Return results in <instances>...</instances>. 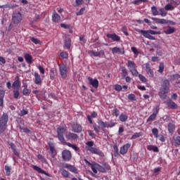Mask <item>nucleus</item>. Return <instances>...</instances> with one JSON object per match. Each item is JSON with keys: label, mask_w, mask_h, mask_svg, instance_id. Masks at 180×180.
Segmentation results:
<instances>
[{"label": "nucleus", "mask_w": 180, "mask_h": 180, "mask_svg": "<svg viewBox=\"0 0 180 180\" xmlns=\"http://www.w3.org/2000/svg\"><path fill=\"white\" fill-rule=\"evenodd\" d=\"M167 2H171L173 6H176V5H179V0H167Z\"/></svg>", "instance_id": "obj_37"}, {"label": "nucleus", "mask_w": 180, "mask_h": 180, "mask_svg": "<svg viewBox=\"0 0 180 180\" xmlns=\"http://www.w3.org/2000/svg\"><path fill=\"white\" fill-rule=\"evenodd\" d=\"M66 145H68V147H70V148H72V150H75V151H78V150H79V148L75 144L66 143Z\"/></svg>", "instance_id": "obj_32"}, {"label": "nucleus", "mask_w": 180, "mask_h": 180, "mask_svg": "<svg viewBox=\"0 0 180 180\" xmlns=\"http://www.w3.org/2000/svg\"><path fill=\"white\" fill-rule=\"evenodd\" d=\"M131 50L134 53V54H135L136 56H139V51H137L136 47L133 46L131 48Z\"/></svg>", "instance_id": "obj_51"}, {"label": "nucleus", "mask_w": 180, "mask_h": 180, "mask_svg": "<svg viewBox=\"0 0 180 180\" xmlns=\"http://www.w3.org/2000/svg\"><path fill=\"white\" fill-rule=\"evenodd\" d=\"M60 172L63 176H65V178H68V176H70V174L68 173V172H67L64 169H60Z\"/></svg>", "instance_id": "obj_31"}, {"label": "nucleus", "mask_w": 180, "mask_h": 180, "mask_svg": "<svg viewBox=\"0 0 180 180\" xmlns=\"http://www.w3.org/2000/svg\"><path fill=\"white\" fill-rule=\"evenodd\" d=\"M165 11H174L175 9V6H173L171 2H169L165 6Z\"/></svg>", "instance_id": "obj_27"}, {"label": "nucleus", "mask_w": 180, "mask_h": 180, "mask_svg": "<svg viewBox=\"0 0 180 180\" xmlns=\"http://www.w3.org/2000/svg\"><path fill=\"white\" fill-rule=\"evenodd\" d=\"M52 20L55 23H58L61 20V17L57 13L56 11H53L52 15Z\"/></svg>", "instance_id": "obj_16"}, {"label": "nucleus", "mask_w": 180, "mask_h": 180, "mask_svg": "<svg viewBox=\"0 0 180 180\" xmlns=\"http://www.w3.org/2000/svg\"><path fill=\"white\" fill-rule=\"evenodd\" d=\"M59 71L62 78H63V79H65V78H67V66L64 64L60 65Z\"/></svg>", "instance_id": "obj_10"}, {"label": "nucleus", "mask_w": 180, "mask_h": 180, "mask_svg": "<svg viewBox=\"0 0 180 180\" xmlns=\"http://www.w3.org/2000/svg\"><path fill=\"white\" fill-rule=\"evenodd\" d=\"M91 170L95 174H98V171H99L100 172H106L105 168L98 163H93V165H91Z\"/></svg>", "instance_id": "obj_9"}, {"label": "nucleus", "mask_w": 180, "mask_h": 180, "mask_svg": "<svg viewBox=\"0 0 180 180\" xmlns=\"http://www.w3.org/2000/svg\"><path fill=\"white\" fill-rule=\"evenodd\" d=\"M69 171H70L71 172H75V174H77V169L72 166V165H70L69 166Z\"/></svg>", "instance_id": "obj_50"}, {"label": "nucleus", "mask_w": 180, "mask_h": 180, "mask_svg": "<svg viewBox=\"0 0 180 180\" xmlns=\"http://www.w3.org/2000/svg\"><path fill=\"white\" fill-rule=\"evenodd\" d=\"M38 70H39V72L41 74L44 75V68L42 66H39Z\"/></svg>", "instance_id": "obj_63"}, {"label": "nucleus", "mask_w": 180, "mask_h": 180, "mask_svg": "<svg viewBox=\"0 0 180 180\" xmlns=\"http://www.w3.org/2000/svg\"><path fill=\"white\" fill-rule=\"evenodd\" d=\"M89 136H90V137H92V139H95V133L94 132V131H89Z\"/></svg>", "instance_id": "obj_62"}, {"label": "nucleus", "mask_w": 180, "mask_h": 180, "mask_svg": "<svg viewBox=\"0 0 180 180\" xmlns=\"http://www.w3.org/2000/svg\"><path fill=\"white\" fill-rule=\"evenodd\" d=\"M151 11L153 16H158V15H160V12H158V10L155 6L151 7Z\"/></svg>", "instance_id": "obj_30"}, {"label": "nucleus", "mask_w": 180, "mask_h": 180, "mask_svg": "<svg viewBox=\"0 0 180 180\" xmlns=\"http://www.w3.org/2000/svg\"><path fill=\"white\" fill-rule=\"evenodd\" d=\"M34 77L35 78L34 82L37 85H40L41 84V77H40V75L37 72L34 73Z\"/></svg>", "instance_id": "obj_21"}, {"label": "nucleus", "mask_w": 180, "mask_h": 180, "mask_svg": "<svg viewBox=\"0 0 180 180\" xmlns=\"http://www.w3.org/2000/svg\"><path fill=\"white\" fill-rule=\"evenodd\" d=\"M93 127H94V131H96V133H98L99 130H101V127H99L96 124H94L93 126Z\"/></svg>", "instance_id": "obj_55"}, {"label": "nucleus", "mask_w": 180, "mask_h": 180, "mask_svg": "<svg viewBox=\"0 0 180 180\" xmlns=\"http://www.w3.org/2000/svg\"><path fill=\"white\" fill-rule=\"evenodd\" d=\"M156 54L159 57H162V56H164V52L161 49H157Z\"/></svg>", "instance_id": "obj_46"}, {"label": "nucleus", "mask_w": 180, "mask_h": 180, "mask_svg": "<svg viewBox=\"0 0 180 180\" xmlns=\"http://www.w3.org/2000/svg\"><path fill=\"white\" fill-rule=\"evenodd\" d=\"M97 123H98V124H99V126H101V127H103V128L108 127V125H107L108 122H104L103 121H102V120H98L97 121Z\"/></svg>", "instance_id": "obj_33"}, {"label": "nucleus", "mask_w": 180, "mask_h": 180, "mask_svg": "<svg viewBox=\"0 0 180 180\" xmlns=\"http://www.w3.org/2000/svg\"><path fill=\"white\" fill-rule=\"evenodd\" d=\"M30 90H29L27 89V86H26L25 89H23L22 90V95H24L25 96H27V95H30Z\"/></svg>", "instance_id": "obj_36"}, {"label": "nucleus", "mask_w": 180, "mask_h": 180, "mask_svg": "<svg viewBox=\"0 0 180 180\" xmlns=\"http://www.w3.org/2000/svg\"><path fill=\"white\" fill-rule=\"evenodd\" d=\"M67 131V127H59L57 129L58 139L61 143H65L64 133Z\"/></svg>", "instance_id": "obj_5"}, {"label": "nucleus", "mask_w": 180, "mask_h": 180, "mask_svg": "<svg viewBox=\"0 0 180 180\" xmlns=\"http://www.w3.org/2000/svg\"><path fill=\"white\" fill-rule=\"evenodd\" d=\"M65 138L68 139V140H77L78 139V135L71 132H66Z\"/></svg>", "instance_id": "obj_15"}, {"label": "nucleus", "mask_w": 180, "mask_h": 180, "mask_svg": "<svg viewBox=\"0 0 180 180\" xmlns=\"http://www.w3.org/2000/svg\"><path fill=\"white\" fill-rule=\"evenodd\" d=\"M24 57L27 64H32L33 61L32 60H33V58L30 56V54L25 53Z\"/></svg>", "instance_id": "obj_23"}, {"label": "nucleus", "mask_w": 180, "mask_h": 180, "mask_svg": "<svg viewBox=\"0 0 180 180\" xmlns=\"http://www.w3.org/2000/svg\"><path fill=\"white\" fill-rule=\"evenodd\" d=\"M60 57H62V58H68V54L65 52H61Z\"/></svg>", "instance_id": "obj_59"}, {"label": "nucleus", "mask_w": 180, "mask_h": 180, "mask_svg": "<svg viewBox=\"0 0 180 180\" xmlns=\"http://www.w3.org/2000/svg\"><path fill=\"white\" fill-rule=\"evenodd\" d=\"M138 76H139L140 81H141V82H143L144 84H146V82H147V79L143 75H138Z\"/></svg>", "instance_id": "obj_41"}, {"label": "nucleus", "mask_w": 180, "mask_h": 180, "mask_svg": "<svg viewBox=\"0 0 180 180\" xmlns=\"http://www.w3.org/2000/svg\"><path fill=\"white\" fill-rule=\"evenodd\" d=\"M130 147H131V143H126L125 145L122 146L120 148V154H122V155L127 154V151H129V148H130Z\"/></svg>", "instance_id": "obj_13"}, {"label": "nucleus", "mask_w": 180, "mask_h": 180, "mask_svg": "<svg viewBox=\"0 0 180 180\" xmlns=\"http://www.w3.org/2000/svg\"><path fill=\"white\" fill-rule=\"evenodd\" d=\"M103 168L105 169V171H108V170L110 169V167L109 166V165H108V163H103Z\"/></svg>", "instance_id": "obj_56"}, {"label": "nucleus", "mask_w": 180, "mask_h": 180, "mask_svg": "<svg viewBox=\"0 0 180 180\" xmlns=\"http://www.w3.org/2000/svg\"><path fill=\"white\" fill-rule=\"evenodd\" d=\"M128 99H129V101H136V96L134 94H129Z\"/></svg>", "instance_id": "obj_57"}, {"label": "nucleus", "mask_w": 180, "mask_h": 180, "mask_svg": "<svg viewBox=\"0 0 180 180\" xmlns=\"http://www.w3.org/2000/svg\"><path fill=\"white\" fill-rule=\"evenodd\" d=\"M90 57H99L100 58H105L106 56L105 55V51L101 50L98 52L91 50L88 52Z\"/></svg>", "instance_id": "obj_7"}, {"label": "nucleus", "mask_w": 180, "mask_h": 180, "mask_svg": "<svg viewBox=\"0 0 180 180\" xmlns=\"http://www.w3.org/2000/svg\"><path fill=\"white\" fill-rule=\"evenodd\" d=\"M4 169L6 171V175H7V176H10L12 171V167L8 166V165H6L4 167Z\"/></svg>", "instance_id": "obj_28"}, {"label": "nucleus", "mask_w": 180, "mask_h": 180, "mask_svg": "<svg viewBox=\"0 0 180 180\" xmlns=\"http://www.w3.org/2000/svg\"><path fill=\"white\" fill-rule=\"evenodd\" d=\"M20 131H22L23 133H30V130L26 127H20Z\"/></svg>", "instance_id": "obj_48"}, {"label": "nucleus", "mask_w": 180, "mask_h": 180, "mask_svg": "<svg viewBox=\"0 0 180 180\" xmlns=\"http://www.w3.org/2000/svg\"><path fill=\"white\" fill-rule=\"evenodd\" d=\"M86 150L91 153V154H96V155H103V153L101 150L94 147V141H88L86 143Z\"/></svg>", "instance_id": "obj_3"}, {"label": "nucleus", "mask_w": 180, "mask_h": 180, "mask_svg": "<svg viewBox=\"0 0 180 180\" xmlns=\"http://www.w3.org/2000/svg\"><path fill=\"white\" fill-rule=\"evenodd\" d=\"M107 37L111 39L112 41H120V37L117 36L116 34H108Z\"/></svg>", "instance_id": "obj_17"}, {"label": "nucleus", "mask_w": 180, "mask_h": 180, "mask_svg": "<svg viewBox=\"0 0 180 180\" xmlns=\"http://www.w3.org/2000/svg\"><path fill=\"white\" fill-rule=\"evenodd\" d=\"M174 141L177 146H180V136L174 138Z\"/></svg>", "instance_id": "obj_52"}, {"label": "nucleus", "mask_w": 180, "mask_h": 180, "mask_svg": "<svg viewBox=\"0 0 180 180\" xmlns=\"http://www.w3.org/2000/svg\"><path fill=\"white\" fill-rule=\"evenodd\" d=\"M111 51L112 54H120L121 56H123V54H124V48H119L117 46H115L112 49Z\"/></svg>", "instance_id": "obj_14"}, {"label": "nucleus", "mask_w": 180, "mask_h": 180, "mask_svg": "<svg viewBox=\"0 0 180 180\" xmlns=\"http://www.w3.org/2000/svg\"><path fill=\"white\" fill-rule=\"evenodd\" d=\"M86 82L96 89H98V86H99V81H98L97 79H94L91 77H87L86 78Z\"/></svg>", "instance_id": "obj_8"}, {"label": "nucleus", "mask_w": 180, "mask_h": 180, "mask_svg": "<svg viewBox=\"0 0 180 180\" xmlns=\"http://www.w3.org/2000/svg\"><path fill=\"white\" fill-rule=\"evenodd\" d=\"M117 123L115 122H107V127H115Z\"/></svg>", "instance_id": "obj_58"}, {"label": "nucleus", "mask_w": 180, "mask_h": 180, "mask_svg": "<svg viewBox=\"0 0 180 180\" xmlns=\"http://www.w3.org/2000/svg\"><path fill=\"white\" fill-rule=\"evenodd\" d=\"M79 5H82V0H75V6H79Z\"/></svg>", "instance_id": "obj_61"}, {"label": "nucleus", "mask_w": 180, "mask_h": 180, "mask_svg": "<svg viewBox=\"0 0 180 180\" xmlns=\"http://www.w3.org/2000/svg\"><path fill=\"white\" fill-rule=\"evenodd\" d=\"M152 133H153L154 137H155V139H158V129L157 128L153 129H152Z\"/></svg>", "instance_id": "obj_42"}, {"label": "nucleus", "mask_w": 180, "mask_h": 180, "mask_svg": "<svg viewBox=\"0 0 180 180\" xmlns=\"http://www.w3.org/2000/svg\"><path fill=\"white\" fill-rule=\"evenodd\" d=\"M155 117H157V115L155 112H153V114L148 118L147 122H151V120H154Z\"/></svg>", "instance_id": "obj_40"}, {"label": "nucleus", "mask_w": 180, "mask_h": 180, "mask_svg": "<svg viewBox=\"0 0 180 180\" xmlns=\"http://www.w3.org/2000/svg\"><path fill=\"white\" fill-rule=\"evenodd\" d=\"M164 63H161L159 65V70H158V72H160V74H162V72H164Z\"/></svg>", "instance_id": "obj_43"}, {"label": "nucleus", "mask_w": 180, "mask_h": 180, "mask_svg": "<svg viewBox=\"0 0 180 180\" xmlns=\"http://www.w3.org/2000/svg\"><path fill=\"white\" fill-rule=\"evenodd\" d=\"M127 67L134 77H139V72L136 69V63L134 61L129 60Z\"/></svg>", "instance_id": "obj_6"}, {"label": "nucleus", "mask_w": 180, "mask_h": 180, "mask_svg": "<svg viewBox=\"0 0 180 180\" xmlns=\"http://www.w3.org/2000/svg\"><path fill=\"white\" fill-rule=\"evenodd\" d=\"M168 130L169 133H173L174 130H175V124L169 123L168 124Z\"/></svg>", "instance_id": "obj_34"}, {"label": "nucleus", "mask_w": 180, "mask_h": 180, "mask_svg": "<svg viewBox=\"0 0 180 180\" xmlns=\"http://www.w3.org/2000/svg\"><path fill=\"white\" fill-rule=\"evenodd\" d=\"M141 132L135 133L131 138V140H136V139H139V137H141Z\"/></svg>", "instance_id": "obj_39"}, {"label": "nucleus", "mask_w": 180, "mask_h": 180, "mask_svg": "<svg viewBox=\"0 0 180 180\" xmlns=\"http://www.w3.org/2000/svg\"><path fill=\"white\" fill-rule=\"evenodd\" d=\"M143 37H146V39H149V40H155V38L154 36L150 34H146L144 32H139Z\"/></svg>", "instance_id": "obj_26"}, {"label": "nucleus", "mask_w": 180, "mask_h": 180, "mask_svg": "<svg viewBox=\"0 0 180 180\" xmlns=\"http://www.w3.org/2000/svg\"><path fill=\"white\" fill-rule=\"evenodd\" d=\"M72 130L75 133H81L82 131V127L79 124H75L72 125Z\"/></svg>", "instance_id": "obj_19"}, {"label": "nucleus", "mask_w": 180, "mask_h": 180, "mask_svg": "<svg viewBox=\"0 0 180 180\" xmlns=\"http://www.w3.org/2000/svg\"><path fill=\"white\" fill-rule=\"evenodd\" d=\"M128 119V117L127 115H124V114H121L120 115V122H126Z\"/></svg>", "instance_id": "obj_38"}, {"label": "nucleus", "mask_w": 180, "mask_h": 180, "mask_svg": "<svg viewBox=\"0 0 180 180\" xmlns=\"http://www.w3.org/2000/svg\"><path fill=\"white\" fill-rule=\"evenodd\" d=\"M71 152L68 150H65L62 152V158L65 161H70L71 160Z\"/></svg>", "instance_id": "obj_12"}, {"label": "nucleus", "mask_w": 180, "mask_h": 180, "mask_svg": "<svg viewBox=\"0 0 180 180\" xmlns=\"http://www.w3.org/2000/svg\"><path fill=\"white\" fill-rule=\"evenodd\" d=\"M122 32H123L125 36H129V32H127V27H122Z\"/></svg>", "instance_id": "obj_53"}, {"label": "nucleus", "mask_w": 180, "mask_h": 180, "mask_svg": "<svg viewBox=\"0 0 180 180\" xmlns=\"http://www.w3.org/2000/svg\"><path fill=\"white\" fill-rule=\"evenodd\" d=\"M169 91V80L165 79L162 82L161 88L159 91V96L161 99H166Z\"/></svg>", "instance_id": "obj_1"}, {"label": "nucleus", "mask_w": 180, "mask_h": 180, "mask_svg": "<svg viewBox=\"0 0 180 180\" xmlns=\"http://www.w3.org/2000/svg\"><path fill=\"white\" fill-rule=\"evenodd\" d=\"M84 12H85V8H82L80 11L76 13L77 16H81V15H84Z\"/></svg>", "instance_id": "obj_49"}, {"label": "nucleus", "mask_w": 180, "mask_h": 180, "mask_svg": "<svg viewBox=\"0 0 180 180\" xmlns=\"http://www.w3.org/2000/svg\"><path fill=\"white\" fill-rule=\"evenodd\" d=\"M159 15H160V16H162V18L167 16V14L168 13L167 12V10H165V8H161L159 9Z\"/></svg>", "instance_id": "obj_29"}, {"label": "nucleus", "mask_w": 180, "mask_h": 180, "mask_svg": "<svg viewBox=\"0 0 180 180\" xmlns=\"http://www.w3.org/2000/svg\"><path fill=\"white\" fill-rule=\"evenodd\" d=\"M65 46L66 47V49H70V47H71V41L70 39L65 41Z\"/></svg>", "instance_id": "obj_45"}, {"label": "nucleus", "mask_w": 180, "mask_h": 180, "mask_svg": "<svg viewBox=\"0 0 180 180\" xmlns=\"http://www.w3.org/2000/svg\"><path fill=\"white\" fill-rule=\"evenodd\" d=\"M136 32H139V33H146L147 34H161V32L160 31H155L153 30H136Z\"/></svg>", "instance_id": "obj_11"}, {"label": "nucleus", "mask_w": 180, "mask_h": 180, "mask_svg": "<svg viewBox=\"0 0 180 180\" xmlns=\"http://www.w3.org/2000/svg\"><path fill=\"white\" fill-rule=\"evenodd\" d=\"M166 103L169 109H178V105L171 100L167 101Z\"/></svg>", "instance_id": "obj_18"}, {"label": "nucleus", "mask_w": 180, "mask_h": 180, "mask_svg": "<svg viewBox=\"0 0 180 180\" xmlns=\"http://www.w3.org/2000/svg\"><path fill=\"white\" fill-rule=\"evenodd\" d=\"M30 40L32 43H34V44H40V41L34 37H32Z\"/></svg>", "instance_id": "obj_47"}, {"label": "nucleus", "mask_w": 180, "mask_h": 180, "mask_svg": "<svg viewBox=\"0 0 180 180\" xmlns=\"http://www.w3.org/2000/svg\"><path fill=\"white\" fill-rule=\"evenodd\" d=\"M159 23L160 25H167V23H168V22H167V20H165V19L159 18Z\"/></svg>", "instance_id": "obj_54"}, {"label": "nucleus", "mask_w": 180, "mask_h": 180, "mask_svg": "<svg viewBox=\"0 0 180 180\" xmlns=\"http://www.w3.org/2000/svg\"><path fill=\"white\" fill-rule=\"evenodd\" d=\"M37 158L38 160H39L41 162L46 163V158H44V157L41 155H37Z\"/></svg>", "instance_id": "obj_44"}, {"label": "nucleus", "mask_w": 180, "mask_h": 180, "mask_svg": "<svg viewBox=\"0 0 180 180\" xmlns=\"http://www.w3.org/2000/svg\"><path fill=\"white\" fill-rule=\"evenodd\" d=\"M32 168H33V169H34L35 171H37L39 174H44V175H46L47 176H50L49 175V173H47V172H46V171L41 169V168H40L39 166L33 165Z\"/></svg>", "instance_id": "obj_20"}, {"label": "nucleus", "mask_w": 180, "mask_h": 180, "mask_svg": "<svg viewBox=\"0 0 180 180\" xmlns=\"http://www.w3.org/2000/svg\"><path fill=\"white\" fill-rule=\"evenodd\" d=\"M163 33L165 34H172V33H175V28H174V27L169 26L163 31Z\"/></svg>", "instance_id": "obj_22"}, {"label": "nucleus", "mask_w": 180, "mask_h": 180, "mask_svg": "<svg viewBox=\"0 0 180 180\" xmlns=\"http://www.w3.org/2000/svg\"><path fill=\"white\" fill-rule=\"evenodd\" d=\"M12 86H13V89H17V91H19V89H20V81H19V79H16L13 83Z\"/></svg>", "instance_id": "obj_24"}, {"label": "nucleus", "mask_w": 180, "mask_h": 180, "mask_svg": "<svg viewBox=\"0 0 180 180\" xmlns=\"http://www.w3.org/2000/svg\"><path fill=\"white\" fill-rule=\"evenodd\" d=\"M23 20V15L19 11H15L13 13L12 21L15 25H19Z\"/></svg>", "instance_id": "obj_4"}, {"label": "nucleus", "mask_w": 180, "mask_h": 180, "mask_svg": "<svg viewBox=\"0 0 180 180\" xmlns=\"http://www.w3.org/2000/svg\"><path fill=\"white\" fill-rule=\"evenodd\" d=\"M147 149L149 151H153L154 153H159V151H160V150L158 149V147H157L154 145L148 146Z\"/></svg>", "instance_id": "obj_25"}, {"label": "nucleus", "mask_w": 180, "mask_h": 180, "mask_svg": "<svg viewBox=\"0 0 180 180\" xmlns=\"http://www.w3.org/2000/svg\"><path fill=\"white\" fill-rule=\"evenodd\" d=\"M115 91H122V86L119 85V84H116L115 86Z\"/></svg>", "instance_id": "obj_64"}, {"label": "nucleus", "mask_w": 180, "mask_h": 180, "mask_svg": "<svg viewBox=\"0 0 180 180\" xmlns=\"http://www.w3.org/2000/svg\"><path fill=\"white\" fill-rule=\"evenodd\" d=\"M9 120V116L6 113H3L2 116L0 117V134L5 133L6 129H8V120Z\"/></svg>", "instance_id": "obj_2"}, {"label": "nucleus", "mask_w": 180, "mask_h": 180, "mask_svg": "<svg viewBox=\"0 0 180 180\" xmlns=\"http://www.w3.org/2000/svg\"><path fill=\"white\" fill-rule=\"evenodd\" d=\"M160 112V105H156L155 108L153 109V113L157 115Z\"/></svg>", "instance_id": "obj_60"}, {"label": "nucleus", "mask_w": 180, "mask_h": 180, "mask_svg": "<svg viewBox=\"0 0 180 180\" xmlns=\"http://www.w3.org/2000/svg\"><path fill=\"white\" fill-rule=\"evenodd\" d=\"M143 2H148V0H135L132 1V4L134 5H140L141 4H143Z\"/></svg>", "instance_id": "obj_35"}]
</instances>
